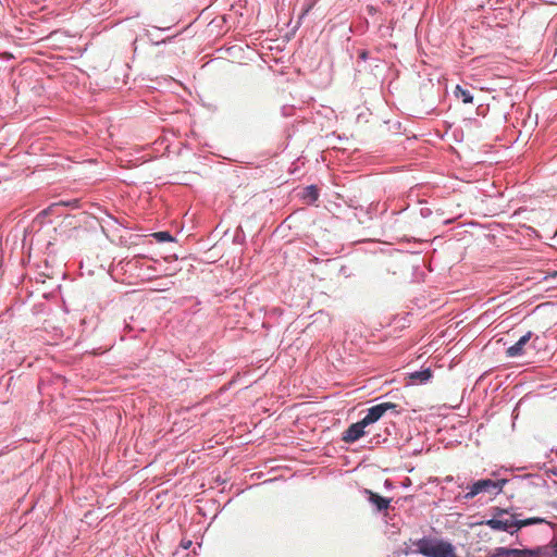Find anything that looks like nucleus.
<instances>
[{
	"label": "nucleus",
	"instance_id": "obj_5",
	"mask_svg": "<svg viewBox=\"0 0 557 557\" xmlns=\"http://www.w3.org/2000/svg\"><path fill=\"white\" fill-rule=\"evenodd\" d=\"M368 426L367 423H363V419L359 422L352 423L348 426V429L344 432L342 440L345 443H354L358 441L360 437L364 435V429Z\"/></svg>",
	"mask_w": 557,
	"mask_h": 557
},
{
	"label": "nucleus",
	"instance_id": "obj_4",
	"mask_svg": "<svg viewBox=\"0 0 557 557\" xmlns=\"http://www.w3.org/2000/svg\"><path fill=\"white\" fill-rule=\"evenodd\" d=\"M397 405L394 403H382L379 405H375L368 409V413L362 418L363 423H367L368 425L379 421L386 411L393 410L396 413H399V411L396 410Z\"/></svg>",
	"mask_w": 557,
	"mask_h": 557
},
{
	"label": "nucleus",
	"instance_id": "obj_12",
	"mask_svg": "<svg viewBox=\"0 0 557 557\" xmlns=\"http://www.w3.org/2000/svg\"><path fill=\"white\" fill-rule=\"evenodd\" d=\"M543 519H539V518H529V519H524V520H516V530H520L521 528L523 527H527V525H530V524H534V523H539V522H542Z\"/></svg>",
	"mask_w": 557,
	"mask_h": 557
},
{
	"label": "nucleus",
	"instance_id": "obj_1",
	"mask_svg": "<svg viewBox=\"0 0 557 557\" xmlns=\"http://www.w3.org/2000/svg\"><path fill=\"white\" fill-rule=\"evenodd\" d=\"M416 546L417 552L426 557H458L449 542L423 537Z\"/></svg>",
	"mask_w": 557,
	"mask_h": 557
},
{
	"label": "nucleus",
	"instance_id": "obj_13",
	"mask_svg": "<svg viewBox=\"0 0 557 557\" xmlns=\"http://www.w3.org/2000/svg\"><path fill=\"white\" fill-rule=\"evenodd\" d=\"M32 245H33V235L26 234L24 237V240H23V247L28 249V261L30 260V257H32V252H30Z\"/></svg>",
	"mask_w": 557,
	"mask_h": 557
},
{
	"label": "nucleus",
	"instance_id": "obj_14",
	"mask_svg": "<svg viewBox=\"0 0 557 557\" xmlns=\"http://www.w3.org/2000/svg\"><path fill=\"white\" fill-rule=\"evenodd\" d=\"M154 237L161 242H171L173 240L172 236L169 232H158L154 234Z\"/></svg>",
	"mask_w": 557,
	"mask_h": 557
},
{
	"label": "nucleus",
	"instance_id": "obj_2",
	"mask_svg": "<svg viewBox=\"0 0 557 557\" xmlns=\"http://www.w3.org/2000/svg\"><path fill=\"white\" fill-rule=\"evenodd\" d=\"M506 480H491L484 479L474 482L471 486H469V492L466 493V499H472L480 493H488L491 495H497L503 491L504 485L506 484Z\"/></svg>",
	"mask_w": 557,
	"mask_h": 557
},
{
	"label": "nucleus",
	"instance_id": "obj_9",
	"mask_svg": "<svg viewBox=\"0 0 557 557\" xmlns=\"http://www.w3.org/2000/svg\"><path fill=\"white\" fill-rule=\"evenodd\" d=\"M432 377L431 369H423L421 371H416L410 373V379L420 383H425Z\"/></svg>",
	"mask_w": 557,
	"mask_h": 557
},
{
	"label": "nucleus",
	"instance_id": "obj_6",
	"mask_svg": "<svg viewBox=\"0 0 557 557\" xmlns=\"http://www.w3.org/2000/svg\"><path fill=\"white\" fill-rule=\"evenodd\" d=\"M485 524L493 530L506 531L509 532L510 534L517 532L516 519L513 518V516H511L509 519L493 518L487 520Z\"/></svg>",
	"mask_w": 557,
	"mask_h": 557
},
{
	"label": "nucleus",
	"instance_id": "obj_7",
	"mask_svg": "<svg viewBox=\"0 0 557 557\" xmlns=\"http://www.w3.org/2000/svg\"><path fill=\"white\" fill-rule=\"evenodd\" d=\"M532 337V332H528L525 335L521 336L519 341L512 346L508 347L506 350V355L509 358L521 357L525 354V345L530 342Z\"/></svg>",
	"mask_w": 557,
	"mask_h": 557
},
{
	"label": "nucleus",
	"instance_id": "obj_11",
	"mask_svg": "<svg viewBox=\"0 0 557 557\" xmlns=\"http://www.w3.org/2000/svg\"><path fill=\"white\" fill-rule=\"evenodd\" d=\"M304 197L310 201H315L319 197V193L315 186L310 185L305 189Z\"/></svg>",
	"mask_w": 557,
	"mask_h": 557
},
{
	"label": "nucleus",
	"instance_id": "obj_8",
	"mask_svg": "<svg viewBox=\"0 0 557 557\" xmlns=\"http://www.w3.org/2000/svg\"><path fill=\"white\" fill-rule=\"evenodd\" d=\"M364 494L368 495L369 502L373 504L379 511L385 510L389 507V498L383 497L368 488L364 490Z\"/></svg>",
	"mask_w": 557,
	"mask_h": 557
},
{
	"label": "nucleus",
	"instance_id": "obj_3",
	"mask_svg": "<svg viewBox=\"0 0 557 557\" xmlns=\"http://www.w3.org/2000/svg\"><path fill=\"white\" fill-rule=\"evenodd\" d=\"M544 552L546 553V550L542 549V548L532 550V549L497 547L492 553H490L488 557H540V554H542Z\"/></svg>",
	"mask_w": 557,
	"mask_h": 557
},
{
	"label": "nucleus",
	"instance_id": "obj_10",
	"mask_svg": "<svg viewBox=\"0 0 557 557\" xmlns=\"http://www.w3.org/2000/svg\"><path fill=\"white\" fill-rule=\"evenodd\" d=\"M458 99H461L463 103H472L473 97L468 89H463L461 86H457L454 91Z\"/></svg>",
	"mask_w": 557,
	"mask_h": 557
},
{
	"label": "nucleus",
	"instance_id": "obj_15",
	"mask_svg": "<svg viewBox=\"0 0 557 557\" xmlns=\"http://www.w3.org/2000/svg\"><path fill=\"white\" fill-rule=\"evenodd\" d=\"M554 553H555V555H556V557H557V542H556V543H555V545H554Z\"/></svg>",
	"mask_w": 557,
	"mask_h": 557
}]
</instances>
